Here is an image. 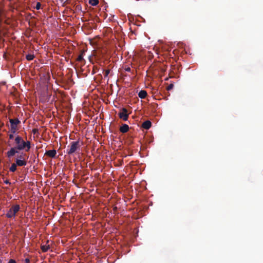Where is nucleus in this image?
Segmentation results:
<instances>
[{
    "label": "nucleus",
    "instance_id": "1",
    "mask_svg": "<svg viewBox=\"0 0 263 263\" xmlns=\"http://www.w3.org/2000/svg\"><path fill=\"white\" fill-rule=\"evenodd\" d=\"M15 142L16 145V149L17 150H23L25 148H27L26 151H29L30 148V142L27 141L25 142L22 137L19 136H17L15 138Z\"/></svg>",
    "mask_w": 263,
    "mask_h": 263
},
{
    "label": "nucleus",
    "instance_id": "2",
    "mask_svg": "<svg viewBox=\"0 0 263 263\" xmlns=\"http://www.w3.org/2000/svg\"><path fill=\"white\" fill-rule=\"evenodd\" d=\"M20 206L18 204L12 205L7 212L6 216L9 218H14L16 214L20 211Z\"/></svg>",
    "mask_w": 263,
    "mask_h": 263
},
{
    "label": "nucleus",
    "instance_id": "3",
    "mask_svg": "<svg viewBox=\"0 0 263 263\" xmlns=\"http://www.w3.org/2000/svg\"><path fill=\"white\" fill-rule=\"evenodd\" d=\"M80 146L79 141L72 142L69 146V148L67 151V154L69 155L73 154L80 148Z\"/></svg>",
    "mask_w": 263,
    "mask_h": 263
},
{
    "label": "nucleus",
    "instance_id": "4",
    "mask_svg": "<svg viewBox=\"0 0 263 263\" xmlns=\"http://www.w3.org/2000/svg\"><path fill=\"white\" fill-rule=\"evenodd\" d=\"M118 115L119 118L123 121H125L128 120V114L127 113V110L125 108H122Z\"/></svg>",
    "mask_w": 263,
    "mask_h": 263
},
{
    "label": "nucleus",
    "instance_id": "5",
    "mask_svg": "<svg viewBox=\"0 0 263 263\" xmlns=\"http://www.w3.org/2000/svg\"><path fill=\"white\" fill-rule=\"evenodd\" d=\"M20 121L18 119H10V123L11 124V128L13 131V133H14L17 128V125L18 124Z\"/></svg>",
    "mask_w": 263,
    "mask_h": 263
},
{
    "label": "nucleus",
    "instance_id": "6",
    "mask_svg": "<svg viewBox=\"0 0 263 263\" xmlns=\"http://www.w3.org/2000/svg\"><path fill=\"white\" fill-rule=\"evenodd\" d=\"M56 154H57V152L55 149L49 150V151H46V152L45 153V155L49 156L50 158L55 157Z\"/></svg>",
    "mask_w": 263,
    "mask_h": 263
},
{
    "label": "nucleus",
    "instance_id": "7",
    "mask_svg": "<svg viewBox=\"0 0 263 263\" xmlns=\"http://www.w3.org/2000/svg\"><path fill=\"white\" fill-rule=\"evenodd\" d=\"M16 147H12L11 148L8 152H7V156L8 157H12L14 156L16 153H17L18 152L17 151Z\"/></svg>",
    "mask_w": 263,
    "mask_h": 263
},
{
    "label": "nucleus",
    "instance_id": "8",
    "mask_svg": "<svg viewBox=\"0 0 263 263\" xmlns=\"http://www.w3.org/2000/svg\"><path fill=\"white\" fill-rule=\"evenodd\" d=\"M151 125L152 123L151 121H146L142 123V127L145 129H148L151 127Z\"/></svg>",
    "mask_w": 263,
    "mask_h": 263
},
{
    "label": "nucleus",
    "instance_id": "9",
    "mask_svg": "<svg viewBox=\"0 0 263 263\" xmlns=\"http://www.w3.org/2000/svg\"><path fill=\"white\" fill-rule=\"evenodd\" d=\"M129 130V126L127 124H123L120 128V131L122 133H125Z\"/></svg>",
    "mask_w": 263,
    "mask_h": 263
},
{
    "label": "nucleus",
    "instance_id": "10",
    "mask_svg": "<svg viewBox=\"0 0 263 263\" xmlns=\"http://www.w3.org/2000/svg\"><path fill=\"white\" fill-rule=\"evenodd\" d=\"M16 164L18 166H22L26 165L27 164V162L24 159H23V160L17 159L16 160Z\"/></svg>",
    "mask_w": 263,
    "mask_h": 263
},
{
    "label": "nucleus",
    "instance_id": "11",
    "mask_svg": "<svg viewBox=\"0 0 263 263\" xmlns=\"http://www.w3.org/2000/svg\"><path fill=\"white\" fill-rule=\"evenodd\" d=\"M147 96V92L145 90H140L138 93V97L141 99H144Z\"/></svg>",
    "mask_w": 263,
    "mask_h": 263
},
{
    "label": "nucleus",
    "instance_id": "12",
    "mask_svg": "<svg viewBox=\"0 0 263 263\" xmlns=\"http://www.w3.org/2000/svg\"><path fill=\"white\" fill-rule=\"evenodd\" d=\"M89 3L91 6H95L99 3V0H89Z\"/></svg>",
    "mask_w": 263,
    "mask_h": 263
},
{
    "label": "nucleus",
    "instance_id": "13",
    "mask_svg": "<svg viewBox=\"0 0 263 263\" xmlns=\"http://www.w3.org/2000/svg\"><path fill=\"white\" fill-rule=\"evenodd\" d=\"M16 163H13L10 167V171L12 172H15L16 170Z\"/></svg>",
    "mask_w": 263,
    "mask_h": 263
},
{
    "label": "nucleus",
    "instance_id": "14",
    "mask_svg": "<svg viewBox=\"0 0 263 263\" xmlns=\"http://www.w3.org/2000/svg\"><path fill=\"white\" fill-rule=\"evenodd\" d=\"M49 249V246L43 245L41 246V250L43 252H47Z\"/></svg>",
    "mask_w": 263,
    "mask_h": 263
},
{
    "label": "nucleus",
    "instance_id": "15",
    "mask_svg": "<svg viewBox=\"0 0 263 263\" xmlns=\"http://www.w3.org/2000/svg\"><path fill=\"white\" fill-rule=\"evenodd\" d=\"M34 58V55L33 54H28L26 55V59L28 61L32 60Z\"/></svg>",
    "mask_w": 263,
    "mask_h": 263
},
{
    "label": "nucleus",
    "instance_id": "16",
    "mask_svg": "<svg viewBox=\"0 0 263 263\" xmlns=\"http://www.w3.org/2000/svg\"><path fill=\"white\" fill-rule=\"evenodd\" d=\"M173 87H174V85L173 84H170L169 85H168L167 86L166 90H170L172 89H173Z\"/></svg>",
    "mask_w": 263,
    "mask_h": 263
},
{
    "label": "nucleus",
    "instance_id": "17",
    "mask_svg": "<svg viewBox=\"0 0 263 263\" xmlns=\"http://www.w3.org/2000/svg\"><path fill=\"white\" fill-rule=\"evenodd\" d=\"M110 72V70L109 69H106L105 71V77H107L108 74Z\"/></svg>",
    "mask_w": 263,
    "mask_h": 263
},
{
    "label": "nucleus",
    "instance_id": "18",
    "mask_svg": "<svg viewBox=\"0 0 263 263\" xmlns=\"http://www.w3.org/2000/svg\"><path fill=\"white\" fill-rule=\"evenodd\" d=\"M8 263H16V262L15 261V260L13 259H10V260L9 261V262Z\"/></svg>",
    "mask_w": 263,
    "mask_h": 263
},
{
    "label": "nucleus",
    "instance_id": "19",
    "mask_svg": "<svg viewBox=\"0 0 263 263\" xmlns=\"http://www.w3.org/2000/svg\"><path fill=\"white\" fill-rule=\"evenodd\" d=\"M25 263H30L29 259V258H26L25 259Z\"/></svg>",
    "mask_w": 263,
    "mask_h": 263
},
{
    "label": "nucleus",
    "instance_id": "20",
    "mask_svg": "<svg viewBox=\"0 0 263 263\" xmlns=\"http://www.w3.org/2000/svg\"><path fill=\"white\" fill-rule=\"evenodd\" d=\"M40 4L39 3H38L36 5V8L37 9H39L40 8Z\"/></svg>",
    "mask_w": 263,
    "mask_h": 263
},
{
    "label": "nucleus",
    "instance_id": "21",
    "mask_svg": "<svg viewBox=\"0 0 263 263\" xmlns=\"http://www.w3.org/2000/svg\"><path fill=\"white\" fill-rule=\"evenodd\" d=\"M9 138L10 139H13V135L12 134H11L9 135Z\"/></svg>",
    "mask_w": 263,
    "mask_h": 263
},
{
    "label": "nucleus",
    "instance_id": "22",
    "mask_svg": "<svg viewBox=\"0 0 263 263\" xmlns=\"http://www.w3.org/2000/svg\"><path fill=\"white\" fill-rule=\"evenodd\" d=\"M5 183H6V184H11V182H8V181H7V182H4Z\"/></svg>",
    "mask_w": 263,
    "mask_h": 263
},
{
    "label": "nucleus",
    "instance_id": "23",
    "mask_svg": "<svg viewBox=\"0 0 263 263\" xmlns=\"http://www.w3.org/2000/svg\"><path fill=\"white\" fill-rule=\"evenodd\" d=\"M126 70H127V71H129V70H130V68H128L126 69Z\"/></svg>",
    "mask_w": 263,
    "mask_h": 263
},
{
    "label": "nucleus",
    "instance_id": "24",
    "mask_svg": "<svg viewBox=\"0 0 263 263\" xmlns=\"http://www.w3.org/2000/svg\"><path fill=\"white\" fill-rule=\"evenodd\" d=\"M61 2H63L64 0H60Z\"/></svg>",
    "mask_w": 263,
    "mask_h": 263
}]
</instances>
